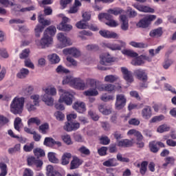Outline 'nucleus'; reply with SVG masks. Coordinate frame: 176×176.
Segmentation results:
<instances>
[{"label":"nucleus","instance_id":"34","mask_svg":"<svg viewBox=\"0 0 176 176\" xmlns=\"http://www.w3.org/2000/svg\"><path fill=\"white\" fill-rule=\"evenodd\" d=\"M123 12V10L119 8H110L107 10V14H113L114 16H118V14H122Z\"/></svg>","mask_w":176,"mask_h":176},{"label":"nucleus","instance_id":"48","mask_svg":"<svg viewBox=\"0 0 176 176\" xmlns=\"http://www.w3.org/2000/svg\"><path fill=\"white\" fill-rule=\"evenodd\" d=\"M85 21H80L76 23V27L79 30H86L89 28L87 23L84 22Z\"/></svg>","mask_w":176,"mask_h":176},{"label":"nucleus","instance_id":"49","mask_svg":"<svg viewBox=\"0 0 176 176\" xmlns=\"http://www.w3.org/2000/svg\"><path fill=\"white\" fill-rule=\"evenodd\" d=\"M56 173H57V170H54V167L52 165H48L46 167V175L47 176H52Z\"/></svg>","mask_w":176,"mask_h":176},{"label":"nucleus","instance_id":"47","mask_svg":"<svg viewBox=\"0 0 176 176\" xmlns=\"http://www.w3.org/2000/svg\"><path fill=\"white\" fill-rule=\"evenodd\" d=\"M118 79H119V78L116 76L108 75L104 77V82H107V83H113V82H116Z\"/></svg>","mask_w":176,"mask_h":176},{"label":"nucleus","instance_id":"21","mask_svg":"<svg viewBox=\"0 0 176 176\" xmlns=\"http://www.w3.org/2000/svg\"><path fill=\"white\" fill-rule=\"evenodd\" d=\"M163 35V28H158L151 30L149 33L151 38H160Z\"/></svg>","mask_w":176,"mask_h":176},{"label":"nucleus","instance_id":"19","mask_svg":"<svg viewBox=\"0 0 176 176\" xmlns=\"http://www.w3.org/2000/svg\"><path fill=\"white\" fill-rule=\"evenodd\" d=\"M120 21L122 31H127L129 30V19L127 16L126 15H120Z\"/></svg>","mask_w":176,"mask_h":176},{"label":"nucleus","instance_id":"46","mask_svg":"<svg viewBox=\"0 0 176 176\" xmlns=\"http://www.w3.org/2000/svg\"><path fill=\"white\" fill-rule=\"evenodd\" d=\"M49 124L45 123L41 124L38 128V131L41 133L42 134H47V132L49 131Z\"/></svg>","mask_w":176,"mask_h":176},{"label":"nucleus","instance_id":"56","mask_svg":"<svg viewBox=\"0 0 176 176\" xmlns=\"http://www.w3.org/2000/svg\"><path fill=\"white\" fill-rule=\"evenodd\" d=\"M98 109L100 111V112H101V113H102V115H111L112 110H111V109H104V105L100 104L98 107Z\"/></svg>","mask_w":176,"mask_h":176},{"label":"nucleus","instance_id":"26","mask_svg":"<svg viewBox=\"0 0 176 176\" xmlns=\"http://www.w3.org/2000/svg\"><path fill=\"white\" fill-rule=\"evenodd\" d=\"M30 75V70L28 69L22 68L20 71L17 73L16 77L18 79H25L26 77Z\"/></svg>","mask_w":176,"mask_h":176},{"label":"nucleus","instance_id":"6","mask_svg":"<svg viewBox=\"0 0 176 176\" xmlns=\"http://www.w3.org/2000/svg\"><path fill=\"white\" fill-rule=\"evenodd\" d=\"M120 44L112 43H104L103 46L104 47H107L110 50L116 51V50H122V47H126V42L123 41H119Z\"/></svg>","mask_w":176,"mask_h":176},{"label":"nucleus","instance_id":"55","mask_svg":"<svg viewBox=\"0 0 176 176\" xmlns=\"http://www.w3.org/2000/svg\"><path fill=\"white\" fill-rule=\"evenodd\" d=\"M43 28H45V27H43V25H37L34 29V32H35V36L37 38H39V36H41V34H42V31H43Z\"/></svg>","mask_w":176,"mask_h":176},{"label":"nucleus","instance_id":"43","mask_svg":"<svg viewBox=\"0 0 176 176\" xmlns=\"http://www.w3.org/2000/svg\"><path fill=\"white\" fill-rule=\"evenodd\" d=\"M144 63H145L144 61V59L142 58V55L135 58L134 59H133V60L131 61V64L132 65H142V64H144Z\"/></svg>","mask_w":176,"mask_h":176},{"label":"nucleus","instance_id":"7","mask_svg":"<svg viewBox=\"0 0 176 176\" xmlns=\"http://www.w3.org/2000/svg\"><path fill=\"white\" fill-rule=\"evenodd\" d=\"M72 85V87H74V89H76L77 90H85L87 89V85H86L85 81L80 78H74V80Z\"/></svg>","mask_w":176,"mask_h":176},{"label":"nucleus","instance_id":"42","mask_svg":"<svg viewBox=\"0 0 176 176\" xmlns=\"http://www.w3.org/2000/svg\"><path fill=\"white\" fill-rule=\"evenodd\" d=\"M54 139L53 138H45L44 140V145L45 146H49L50 148H53L54 146Z\"/></svg>","mask_w":176,"mask_h":176},{"label":"nucleus","instance_id":"63","mask_svg":"<svg viewBox=\"0 0 176 176\" xmlns=\"http://www.w3.org/2000/svg\"><path fill=\"white\" fill-rule=\"evenodd\" d=\"M82 17L83 21H89L91 19V13L89 12H82Z\"/></svg>","mask_w":176,"mask_h":176},{"label":"nucleus","instance_id":"27","mask_svg":"<svg viewBox=\"0 0 176 176\" xmlns=\"http://www.w3.org/2000/svg\"><path fill=\"white\" fill-rule=\"evenodd\" d=\"M134 144V140H129L127 139L120 140L117 142L118 146H122V147H127V146H131Z\"/></svg>","mask_w":176,"mask_h":176},{"label":"nucleus","instance_id":"45","mask_svg":"<svg viewBox=\"0 0 176 176\" xmlns=\"http://www.w3.org/2000/svg\"><path fill=\"white\" fill-rule=\"evenodd\" d=\"M0 176L8 175V166L5 163H0Z\"/></svg>","mask_w":176,"mask_h":176},{"label":"nucleus","instance_id":"16","mask_svg":"<svg viewBox=\"0 0 176 176\" xmlns=\"http://www.w3.org/2000/svg\"><path fill=\"white\" fill-rule=\"evenodd\" d=\"M12 6H14V8H12V10L14 12H21L22 13H24L25 12H31L32 10H35V6H31L30 7L21 8V6L13 3Z\"/></svg>","mask_w":176,"mask_h":176},{"label":"nucleus","instance_id":"5","mask_svg":"<svg viewBox=\"0 0 176 176\" xmlns=\"http://www.w3.org/2000/svg\"><path fill=\"white\" fill-rule=\"evenodd\" d=\"M126 102H127V98L123 94H118L116 96L115 108L117 111L123 109L124 107H126Z\"/></svg>","mask_w":176,"mask_h":176},{"label":"nucleus","instance_id":"29","mask_svg":"<svg viewBox=\"0 0 176 176\" xmlns=\"http://www.w3.org/2000/svg\"><path fill=\"white\" fill-rule=\"evenodd\" d=\"M57 30H59V31H71L72 30V25L60 23L57 25Z\"/></svg>","mask_w":176,"mask_h":176},{"label":"nucleus","instance_id":"53","mask_svg":"<svg viewBox=\"0 0 176 176\" xmlns=\"http://www.w3.org/2000/svg\"><path fill=\"white\" fill-rule=\"evenodd\" d=\"M34 146L35 144L34 143V142L28 143L23 146V151L25 152H31L32 151V149H34Z\"/></svg>","mask_w":176,"mask_h":176},{"label":"nucleus","instance_id":"36","mask_svg":"<svg viewBox=\"0 0 176 176\" xmlns=\"http://www.w3.org/2000/svg\"><path fill=\"white\" fill-rule=\"evenodd\" d=\"M61 140L63 141L66 145H72V139H71V135L68 134H64L61 135Z\"/></svg>","mask_w":176,"mask_h":176},{"label":"nucleus","instance_id":"17","mask_svg":"<svg viewBox=\"0 0 176 176\" xmlns=\"http://www.w3.org/2000/svg\"><path fill=\"white\" fill-rule=\"evenodd\" d=\"M83 161L78 157H73V160L70 162V170H75L79 168L80 166H82Z\"/></svg>","mask_w":176,"mask_h":176},{"label":"nucleus","instance_id":"2","mask_svg":"<svg viewBox=\"0 0 176 176\" xmlns=\"http://www.w3.org/2000/svg\"><path fill=\"white\" fill-rule=\"evenodd\" d=\"M24 102L25 98L24 97H15L10 104V111L14 115H21L24 111Z\"/></svg>","mask_w":176,"mask_h":176},{"label":"nucleus","instance_id":"64","mask_svg":"<svg viewBox=\"0 0 176 176\" xmlns=\"http://www.w3.org/2000/svg\"><path fill=\"white\" fill-rule=\"evenodd\" d=\"M78 152H80V153H82V155H86L87 156L90 155V150H89V148H86L85 146L79 148Z\"/></svg>","mask_w":176,"mask_h":176},{"label":"nucleus","instance_id":"40","mask_svg":"<svg viewBox=\"0 0 176 176\" xmlns=\"http://www.w3.org/2000/svg\"><path fill=\"white\" fill-rule=\"evenodd\" d=\"M157 133H166V131H170V126L164 124L160 126H159L157 129Z\"/></svg>","mask_w":176,"mask_h":176},{"label":"nucleus","instance_id":"38","mask_svg":"<svg viewBox=\"0 0 176 176\" xmlns=\"http://www.w3.org/2000/svg\"><path fill=\"white\" fill-rule=\"evenodd\" d=\"M23 126V122H21V119L19 117L15 118L14 121V127L16 131H20V129Z\"/></svg>","mask_w":176,"mask_h":176},{"label":"nucleus","instance_id":"3","mask_svg":"<svg viewBox=\"0 0 176 176\" xmlns=\"http://www.w3.org/2000/svg\"><path fill=\"white\" fill-rule=\"evenodd\" d=\"M56 38L59 42V44L57 45V47L59 49H63V47H67V46H71V45H72L71 38L67 37L63 32L58 33L56 35Z\"/></svg>","mask_w":176,"mask_h":176},{"label":"nucleus","instance_id":"8","mask_svg":"<svg viewBox=\"0 0 176 176\" xmlns=\"http://www.w3.org/2000/svg\"><path fill=\"white\" fill-rule=\"evenodd\" d=\"M72 108L78 113H85L87 111L86 104L82 101L75 102L72 105Z\"/></svg>","mask_w":176,"mask_h":176},{"label":"nucleus","instance_id":"14","mask_svg":"<svg viewBox=\"0 0 176 176\" xmlns=\"http://www.w3.org/2000/svg\"><path fill=\"white\" fill-rule=\"evenodd\" d=\"M97 89L99 91H109L110 93L116 90L115 85L112 84H101Z\"/></svg>","mask_w":176,"mask_h":176},{"label":"nucleus","instance_id":"58","mask_svg":"<svg viewBox=\"0 0 176 176\" xmlns=\"http://www.w3.org/2000/svg\"><path fill=\"white\" fill-rule=\"evenodd\" d=\"M30 100H32V101H33L34 104L36 105L39 104V98H41V96H39V94H34L30 96Z\"/></svg>","mask_w":176,"mask_h":176},{"label":"nucleus","instance_id":"24","mask_svg":"<svg viewBox=\"0 0 176 176\" xmlns=\"http://www.w3.org/2000/svg\"><path fill=\"white\" fill-rule=\"evenodd\" d=\"M83 94L87 97H96L98 96V91L97 90V87L89 89L88 90L84 91Z\"/></svg>","mask_w":176,"mask_h":176},{"label":"nucleus","instance_id":"20","mask_svg":"<svg viewBox=\"0 0 176 176\" xmlns=\"http://www.w3.org/2000/svg\"><path fill=\"white\" fill-rule=\"evenodd\" d=\"M42 90L45 93L44 94H47V96H57V89L54 87H44L42 88Z\"/></svg>","mask_w":176,"mask_h":176},{"label":"nucleus","instance_id":"9","mask_svg":"<svg viewBox=\"0 0 176 176\" xmlns=\"http://www.w3.org/2000/svg\"><path fill=\"white\" fill-rule=\"evenodd\" d=\"M100 64H101V65H107L109 64V63H113L115 61V58H112L109 54L100 55Z\"/></svg>","mask_w":176,"mask_h":176},{"label":"nucleus","instance_id":"44","mask_svg":"<svg viewBox=\"0 0 176 176\" xmlns=\"http://www.w3.org/2000/svg\"><path fill=\"white\" fill-rule=\"evenodd\" d=\"M39 126L41 124V120L38 117L30 118L28 120V125L31 126L32 124Z\"/></svg>","mask_w":176,"mask_h":176},{"label":"nucleus","instance_id":"50","mask_svg":"<svg viewBox=\"0 0 176 176\" xmlns=\"http://www.w3.org/2000/svg\"><path fill=\"white\" fill-rule=\"evenodd\" d=\"M33 152L34 153V155L36 156V157H43L45 156V151H43L41 148H36L33 150Z\"/></svg>","mask_w":176,"mask_h":176},{"label":"nucleus","instance_id":"18","mask_svg":"<svg viewBox=\"0 0 176 176\" xmlns=\"http://www.w3.org/2000/svg\"><path fill=\"white\" fill-rule=\"evenodd\" d=\"M128 137H134L136 138L137 141H142L144 140V136H142V134H141V132L137 131L136 129H130L127 132Z\"/></svg>","mask_w":176,"mask_h":176},{"label":"nucleus","instance_id":"61","mask_svg":"<svg viewBox=\"0 0 176 176\" xmlns=\"http://www.w3.org/2000/svg\"><path fill=\"white\" fill-rule=\"evenodd\" d=\"M113 96L112 95H107V94H104L103 95L101 96L100 97V100H102V101H104V102H107L108 101H112L113 100Z\"/></svg>","mask_w":176,"mask_h":176},{"label":"nucleus","instance_id":"11","mask_svg":"<svg viewBox=\"0 0 176 176\" xmlns=\"http://www.w3.org/2000/svg\"><path fill=\"white\" fill-rule=\"evenodd\" d=\"M99 34L101 35V36L103 38H107V39H111L112 38L115 39L119 38V35L118 34L109 30H100Z\"/></svg>","mask_w":176,"mask_h":176},{"label":"nucleus","instance_id":"52","mask_svg":"<svg viewBox=\"0 0 176 176\" xmlns=\"http://www.w3.org/2000/svg\"><path fill=\"white\" fill-rule=\"evenodd\" d=\"M21 149V144H16L14 147L10 148L8 149V153L12 155L13 153H16V152H20Z\"/></svg>","mask_w":176,"mask_h":176},{"label":"nucleus","instance_id":"54","mask_svg":"<svg viewBox=\"0 0 176 176\" xmlns=\"http://www.w3.org/2000/svg\"><path fill=\"white\" fill-rule=\"evenodd\" d=\"M10 120L8 117L3 116V115H0V128L3 127L6 124H8Z\"/></svg>","mask_w":176,"mask_h":176},{"label":"nucleus","instance_id":"13","mask_svg":"<svg viewBox=\"0 0 176 176\" xmlns=\"http://www.w3.org/2000/svg\"><path fill=\"white\" fill-rule=\"evenodd\" d=\"M134 75L139 79V80L146 82L148 80V76L145 72V70L141 69H136L134 71Z\"/></svg>","mask_w":176,"mask_h":176},{"label":"nucleus","instance_id":"1","mask_svg":"<svg viewBox=\"0 0 176 176\" xmlns=\"http://www.w3.org/2000/svg\"><path fill=\"white\" fill-rule=\"evenodd\" d=\"M58 95L59 99L58 101L59 103L55 104L56 109L64 111L65 107H64V104H63V102H65L66 105H72V102H74V94L71 91L60 88L58 89Z\"/></svg>","mask_w":176,"mask_h":176},{"label":"nucleus","instance_id":"15","mask_svg":"<svg viewBox=\"0 0 176 176\" xmlns=\"http://www.w3.org/2000/svg\"><path fill=\"white\" fill-rule=\"evenodd\" d=\"M41 99L47 107H53L54 104V98L49 95L44 94L41 96Z\"/></svg>","mask_w":176,"mask_h":176},{"label":"nucleus","instance_id":"37","mask_svg":"<svg viewBox=\"0 0 176 176\" xmlns=\"http://www.w3.org/2000/svg\"><path fill=\"white\" fill-rule=\"evenodd\" d=\"M56 153L50 152L48 153L47 157L48 160L51 163H58V158L56 157Z\"/></svg>","mask_w":176,"mask_h":176},{"label":"nucleus","instance_id":"41","mask_svg":"<svg viewBox=\"0 0 176 176\" xmlns=\"http://www.w3.org/2000/svg\"><path fill=\"white\" fill-rule=\"evenodd\" d=\"M38 23L42 24V25H50L52 24V21L50 19H43V15H39L38 17Z\"/></svg>","mask_w":176,"mask_h":176},{"label":"nucleus","instance_id":"39","mask_svg":"<svg viewBox=\"0 0 176 176\" xmlns=\"http://www.w3.org/2000/svg\"><path fill=\"white\" fill-rule=\"evenodd\" d=\"M137 27L139 28H148V27H149V23H148L145 17H144L137 23Z\"/></svg>","mask_w":176,"mask_h":176},{"label":"nucleus","instance_id":"25","mask_svg":"<svg viewBox=\"0 0 176 176\" xmlns=\"http://www.w3.org/2000/svg\"><path fill=\"white\" fill-rule=\"evenodd\" d=\"M36 105L38 104H35L32 101L28 100L25 102V108L28 112H35L36 111Z\"/></svg>","mask_w":176,"mask_h":176},{"label":"nucleus","instance_id":"57","mask_svg":"<svg viewBox=\"0 0 176 176\" xmlns=\"http://www.w3.org/2000/svg\"><path fill=\"white\" fill-rule=\"evenodd\" d=\"M112 17V15L108 13H100L98 14V19L100 20V21H102L103 19H105V20H111Z\"/></svg>","mask_w":176,"mask_h":176},{"label":"nucleus","instance_id":"32","mask_svg":"<svg viewBox=\"0 0 176 176\" xmlns=\"http://www.w3.org/2000/svg\"><path fill=\"white\" fill-rule=\"evenodd\" d=\"M103 166H105V167H115L116 166H118V163L116 162V159L115 158H111L108 160L103 162Z\"/></svg>","mask_w":176,"mask_h":176},{"label":"nucleus","instance_id":"62","mask_svg":"<svg viewBox=\"0 0 176 176\" xmlns=\"http://www.w3.org/2000/svg\"><path fill=\"white\" fill-rule=\"evenodd\" d=\"M54 116L56 119V120H64V119L65 118V116H64V113H63V112L61 111H56L54 113Z\"/></svg>","mask_w":176,"mask_h":176},{"label":"nucleus","instance_id":"51","mask_svg":"<svg viewBox=\"0 0 176 176\" xmlns=\"http://www.w3.org/2000/svg\"><path fill=\"white\" fill-rule=\"evenodd\" d=\"M57 74H69V70L65 68L64 66L60 65L56 69Z\"/></svg>","mask_w":176,"mask_h":176},{"label":"nucleus","instance_id":"22","mask_svg":"<svg viewBox=\"0 0 176 176\" xmlns=\"http://www.w3.org/2000/svg\"><path fill=\"white\" fill-rule=\"evenodd\" d=\"M72 157V154L71 153H64L61 157V164L63 166H67V164H69V160Z\"/></svg>","mask_w":176,"mask_h":176},{"label":"nucleus","instance_id":"59","mask_svg":"<svg viewBox=\"0 0 176 176\" xmlns=\"http://www.w3.org/2000/svg\"><path fill=\"white\" fill-rule=\"evenodd\" d=\"M30 56V49H25L22 51V52L19 54V58L21 60H24Z\"/></svg>","mask_w":176,"mask_h":176},{"label":"nucleus","instance_id":"30","mask_svg":"<svg viewBox=\"0 0 176 176\" xmlns=\"http://www.w3.org/2000/svg\"><path fill=\"white\" fill-rule=\"evenodd\" d=\"M130 46L132 47H136L138 49H145V47H148V45L144 43L136 42V41H131L129 42Z\"/></svg>","mask_w":176,"mask_h":176},{"label":"nucleus","instance_id":"12","mask_svg":"<svg viewBox=\"0 0 176 176\" xmlns=\"http://www.w3.org/2000/svg\"><path fill=\"white\" fill-rule=\"evenodd\" d=\"M134 8L139 10V12H143L144 13H155V9L144 5L134 4Z\"/></svg>","mask_w":176,"mask_h":176},{"label":"nucleus","instance_id":"10","mask_svg":"<svg viewBox=\"0 0 176 176\" xmlns=\"http://www.w3.org/2000/svg\"><path fill=\"white\" fill-rule=\"evenodd\" d=\"M121 71L123 75L124 79L128 83H132L134 79L133 78V74H131V72L129 71L126 67H121Z\"/></svg>","mask_w":176,"mask_h":176},{"label":"nucleus","instance_id":"35","mask_svg":"<svg viewBox=\"0 0 176 176\" xmlns=\"http://www.w3.org/2000/svg\"><path fill=\"white\" fill-rule=\"evenodd\" d=\"M121 52L124 56H128L129 57H138V54H137V52H135L131 50H126V49L122 50L121 51Z\"/></svg>","mask_w":176,"mask_h":176},{"label":"nucleus","instance_id":"28","mask_svg":"<svg viewBox=\"0 0 176 176\" xmlns=\"http://www.w3.org/2000/svg\"><path fill=\"white\" fill-rule=\"evenodd\" d=\"M60 56L57 55V54H52L48 55V61L51 63V64H58L60 63Z\"/></svg>","mask_w":176,"mask_h":176},{"label":"nucleus","instance_id":"31","mask_svg":"<svg viewBox=\"0 0 176 176\" xmlns=\"http://www.w3.org/2000/svg\"><path fill=\"white\" fill-rule=\"evenodd\" d=\"M75 80V77L72 76H66L63 77V85H69L72 87V83H74V80Z\"/></svg>","mask_w":176,"mask_h":176},{"label":"nucleus","instance_id":"60","mask_svg":"<svg viewBox=\"0 0 176 176\" xmlns=\"http://www.w3.org/2000/svg\"><path fill=\"white\" fill-rule=\"evenodd\" d=\"M156 145H157V144L155 141L151 142L149 143L150 150L151 151V152H153L154 153H156V152H157L159 151V148H157V146H156Z\"/></svg>","mask_w":176,"mask_h":176},{"label":"nucleus","instance_id":"23","mask_svg":"<svg viewBox=\"0 0 176 176\" xmlns=\"http://www.w3.org/2000/svg\"><path fill=\"white\" fill-rule=\"evenodd\" d=\"M142 116L144 119H151L152 116V109L151 107L147 106L142 109Z\"/></svg>","mask_w":176,"mask_h":176},{"label":"nucleus","instance_id":"33","mask_svg":"<svg viewBox=\"0 0 176 176\" xmlns=\"http://www.w3.org/2000/svg\"><path fill=\"white\" fill-rule=\"evenodd\" d=\"M56 32H57V29H56V27L51 25L45 30L44 34L53 36L54 35H56Z\"/></svg>","mask_w":176,"mask_h":176},{"label":"nucleus","instance_id":"4","mask_svg":"<svg viewBox=\"0 0 176 176\" xmlns=\"http://www.w3.org/2000/svg\"><path fill=\"white\" fill-rule=\"evenodd\" d=\"M53 43V38L47 34L43 35V37L41 40L36 41V44L38 47L45 49V47H49L50 45Z\"/></svg>","mask_w":176,"mask_h":176}]
</instances>
